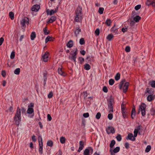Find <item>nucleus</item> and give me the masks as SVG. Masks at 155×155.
<instances>
[{
	"label": "nucleus",
	"mask_w": 155,
	"mask_h": 155,
	"mask_svg": "<svg viewBox=\"0 0 155 155\" xmlns=\"http://www.w3.org/2000/svg\"><path fill=\"white\" fill-rule=\"evenodd\" d=\"M21 109L19 107H18L16 110V113L14 117L15 123L18 126L20 122L21 121Z\"/></svg>",
	"instance_id": "nucleus-1"
},
{
	"label": "nucleus",
	"mask_w": 155,
	"mask_h": 155,
	"mask_svg": "<svg viewBox=\"0 0 155 155\" xmlns=\"http://www.w3.org/2000/svg\"><path fill=\"white\" fill-rule=\"evenodd\" d=\"M129 83L126 82V80L125 79H123L120 82L119 84V88L120 89H123V92L126 93L127 90Z\"/></svg>",
	"instance_id": "nucleus-2"
},
{
	"label": "nucleus",
	"mask_w": 155,
	"mask_h": 155,
	"mask_svg": "<svg viewBox=\"0 0 155 155\" xmlns=\"http://www.w3.org/2000/svg\"><path fill=\"white\" fill-rule=\"evenodd\" d=\"M132 16L130 19V26L132 28H134L136 23V13L135 11H133L132 13Z\"/></svg>",
	"instance_id": "nucleus-3"
},
{
	"label": "nucleus",
	"mask_w": 155,
	"mask_h": 155,
	"mask_svg": "<svg viewBox=\"0 0 155 155\" xmlns=\"http://www.w3.org/2000/svg\"><path fill=\"white\" fill-rule=\"evenodd\" d=\"M146 105L144 103H142L141 105L139 107L138 113L139 114L140 111L143 116H144L145 115V110L146 108Z\"/></svg>",
	"instance_id": "nucleus-4"
},
{
	"label": "nucleus",
	"mask_w": 155,
	"mask_h": 155,
	"mask_svg": "<svg viewBox=\"0 0 155 155\" xmlns=\"http://www.w3.org/2000/svg\"><path fill=\"white\" fill-rule=\"evenodd\" d=\"M134 136L132 133H129L127 136L126 137V139L127 140H130L132 141H134L135 140V137H136V128L134 130Z\"/></svg>",
	"instance_id": "nucleus-5"
},
{
	"label": "nucleus",
	"mask_w": 155,
	"mask_h": 155,
	"mask_svg": "<svg viewBox=\"0 0 155 155\" xmlns=\"http://www.w3.org/2000/svg\"><path fill=\"white\" fill-rule=\"evenodd\" d=\"M106 131L107 133L108 134L111 133L113 134L115 132L114 128L112 126L108 127L106 128Z\"/></svg>",
	"instance_id": "nucleus-6"
},
{
	"label": "nucleus",
	"mask_w": 155,
	"mask_h": 155,
	"mask_svg": "<svg viewBox=\"0 0 155 155\" xmlns=\"http://www.w3.org/2000/svg\"><path fill=\"white\" fill-rule=\"evenodd\" d=\"M27 113L29 114H32L31 116H29L30 118H32L34 115V109L29 106H28V109L27 110Z\"/></svg>",
	"instance_id": "nucleus-7"
},
{
	"label": "nucleus",
	"mask_w": 155,
	"mask_h": 155,
	"mask_svg": "<svg viewBox=\"0 0 155 155\" xmlns=\"http://www.w3.org/2000/svg\"><path fill=\"white\" fill-rule=\"evenodd\" d=\"M75 14V21L77 22H79L82 19V14Z\"/></svg>",
	"instance_id": "nucleus-8"
},
{
	"label": "nucleus",
	"mask_w": 155,
	"mask_h": 155,
	"mask_svg": "<svg viewBox=\"0 0 155 155\" xmlns=\"http://www.w3.org/2000/svg\"><path fill=\"white\" fill-rule=\"evenodd\" d=\"M28 18L27 17H25L21 21V24L22 27H24L26 24H28L29 23Z\"/></svg>",
	"instance_id": "nucleus-9"
},
{
	"label": "nucleus",
	"mask_w": 155,
	"mask_h": 155,
	"mask_svg": "<svg viewBox=\"0 0 155 155\" xmlns=\"http://www.w3.org/2000/svg\"><path fill=\"white\" fill-rule=\"evenodd\" d=\"M41 141H39V151L40 153L42 154L43 153V142H42V138L41 137Z\"/></svg>",
	"instance_id": "nucleus-10"
},
{
	"label": "nucleus",
	"mask_w": 155,
	"mask_h": 155,
	"mask_svg": "<svg viewBox=\"0 0 155 155\" xmlns=\"http://www.w3.org/2000/svg\"><path fill=\"white\" fill-rule=\"evenodd\" d=\"M118 27L116 26L115 25L112 27L110 29V31L115 35L118 34Z\"/></svg>",
	"instance_id": "nucleus-11"
},
{
	"label": "nucleus",
	"mask_w": 155,
	"mask_h": 155,
	"mask_svg": "<svg viewBox=\"0 0 155 155\" xmlns=\"http://www.w3.org/2000/svg\"><path fill=\"white\" fill-rule=\"evenodd\" d=\"M146 4L147 6L152 5L153 6L155 7V0H147Z\"/></svg>",
	"instance_id": "nucleus-12"
},
{
	"label": "nucleus",
	"mask_w": 155,
	"mask_h": 155,
	"mask_svg": "<svg viewBox=\"0 0 155 155\" xmlns=\"http://www.w3.org/2000/svg\"><path fill=\"white\" fill-rule=\"evenodd\" d=\"M120 150V148L119 147H116L113 150H110V152L111 155H114V153H116L118 152Z\"/></svg>",
	"instance_id": "nucleus-13"
},
{
	"label": "nucleus",
	"mask_w": 155,
	"mask_h": 155,
	"mask_svg": "<svg viewBox=\"0 0 155 155\" xmlns=\"http://www.w3.org/2000/svg\"><path fill=\"white\" fill-rule=\"evenodd\" d=\"M40 8V6L38 5H35L33 6L31 8V10L32 11L37 12L38 11Z\"/></svg>",
	"instance_id": "nucleus-14"
},
{
	"label": "nucleus",
	"mask_w": 155,
	"mask_h": 155,
	"mask_svg": "<svg viewBox=\"0 0 155 155\" xmlns=\"http://www.w3.org/2000/svg\"><path fill=\"white\" fill-rule=\"evenodd\" d=\"M49 54V53L46 52L44 55L42 56V59L44 61L46 62L48 61Z\"/></svg>",
	"instance_id": "nucleus-15"
},
{
	"label": "nucleus",
	"mask_w": 155,
	"mask_h": 155,
	"mask_svg": "<svg viewBox=\"0 0 155 155\" xmlns=\"http://www.w3.org/2000/svg\"><path fill=\"white\" fill-rule=\"evenodd\" d=\"M84 142L83 141H80L79 142V147L78 152H80L82 150L84 147Z\"/></svg>",
	"instance_id": "nucleus-16"
},
{
	"label": "nucleus",
	"mask_w": 155,
	"mask_h": 155,
	"mask_svg": "<svg viewBox=\"0 0 155 155\" xmlns=\"http://www.w3.org/2000/svg\"><path fill=\"white\" fill-rule=\"evenodd\" d=\"M56 19V17L54 16H51L49 19L47 23L48 24L50 23H52Z\"/></svg>",
	"instance_id": "nucleus-17"
},
{
	"label": "nucleus",
	"mask_w": 155,
	"mask_h": 155,
	"mask_svg": "<svg viewBox=\"0 0 155 155\" xmlns=\"http://www.w3.org/2000/svg\"><path fill=\"white\" fill-rule=\"evenodd\" d=\"M82 10L81 7L78 6L76 10L75 14H82Z\"/></svg>",
	"instance_id": "nucleus-18"
},
{
	"label": "nucleus",
	"mask_w": 155,
	"mask_h": 155,
	"mask_svg": "<svg viewBox=\"0 0 155 155\" xmlns=\"http://www.w3.org/2000/svg\"><path fill=\"white\" fill-rule=\"evenodd\" d=\"M81 32V29L78 26L77 27L75 28V30L74 31L75 36L76 37L79 34V33Z\"/></svg>",
	"instance_id": "nucleus-19"
},
{
	"label": "nucleus",
	"mask_w": 155,
	"mask_h": 155,
	"mask_svg": "<svg viewBox=\"0 0 155 155\" xmlns=\"http://www.w3.org/2000/svg\"><path fill=\"white\" fill-rule=\"evenodd\" d=\"M155 98V95L152 94H150L147 97V100L149 101H151L153 100Z\"/></svg>",
	"instance_id": "nucleus-20"
},
{
	"label": "nucleus",
	"mask_w": 155,
	"mask_h": 155,
	"mask_svg": "<svg viewBox=\"0 0 155 155\" xmlns=\"http://www.w3.org/2000/svg\"><path fill=\"white\" fill-rule=\"evenodd\" d=\"M136 114V110H135V106H134V108H133L131 113V117L132 119H134L135 117V115Z\"/></svg>",
	"instance_id": "nucleus-21"
},
{
	"label": "nucleus",
	"mask_w": 155,
	"mask_h": 155,
	"mask_svg": "<svg viewBox=\"0 0 155 155\" xmlns=\"http://www.w3.org/2000/svg\"><path fill=\"white\" fill-rule=\"evenodd\" d=\"M58 74L60 75L65 76L66 75L65 73L62 70L61 68H59L58 70Z\"/></svg>",
	"instance_id": "nucleus-22"
},
{
	"label": "nucleus",
	"mask_w": 155,
	"mask_h": 155,
	"mask_svg": "<svg viewBox=\"0 0 155 155\" xmlns=\"http://www.w3.org/2000/svg\"><path fill=\"white\" fill-rule=\"evenodd\" d=\"M73 41L72 40H70L67 43V46L68 48H71L73 47Z\"/></svg>",
	"instance_id": "nucleus-23"
},
{
	"label": "nucleus",
	"mask_w": 155,
	"mask_h": 155,
	"mask_svg": "<svg viewBox=\"0 0 155 155\" xmlns=\"http://www.w3.org/2000/svg\"><path fill=\"white\" fill-rule=\"evenodd\" d=\"M54 39L52 37L48 36L45 39V42L46 43L49 41H53Z\"/></svg>",
	"instance_id": "nucleus-24"
},
{
	"label": "nucleus",
	"mask_w": 155,
	"mask_h": 155,
	"mask_svg": "<svg viewBox=\"0 0 155 155\" xmlns=\"http://www.w3.org/2000/svg\"><path fill=\"white\" fill-rule=\"evenodd\" d=\"M57 11L55 10V11H54L53 10H51L50 11H47V15H52L54 14V13H56Z\"/></svg>",
	"instance_id": "nucleus-25"
},
{
	"label": "nucleus",
	"mask_w": 155,
	"mask_h": 155,
	"mask_svg": "<svg viewBox=\"0 0 155 155\" xmlns=\"http://www.w3.org/2000/svg\"><path fill=\"white\" fill-rule=\"evenodd\" d=\"M108 109H109V113H111L114 112L113 106L112 105H108Z\"/></svg>",
	"instance_id": "nucleus-26"
},
{
	"label": "nucleus",
	"mask_w": 155,
	"mask_h": 155,
	"mask_svg": "<svg viewBox=\"0 0 155 155\" xmlns=\"http://www.w3.org/2000/svg\"><path fill=\"white\" fill-rule=\"evenodd\" d=\"M36 35L35 32H33L31 33V40H33L36 38Z\"/></svg>",
	"instance_id": "nucleus-27"
},
{
	"label": "nucleus",
	"mask_w": 155,
	"mask_h": 155,
	"mask_svg": "<svg viewBox=\"0 0 155 155\" xmlns=\"http://www.w3.org/2000/svg\"><path fill=\"white\" fill-rule=\"evenodd\" d=\"M47 73L46 72L44 73H43V79L44 81V85L46 84V82L47 79Z\"/></svg>",
	"instance_id": "nucleus-28"
},
{
	"label": "nucleus",
	"mask_w": 155,
	"mask_h": 155,
	"mask_svg": "<svg viewBox=\"0 0 155 155\" xmlns=\"http://www.w3.org/2000/svg\"><path fill=\"white\" fill-rule=\"evenodd\" d=\"M114 36L112 34H109L107 37V39L109 41H110L113 38Z\"/></svg>",
	"instance_id": "nucleus-29"
},
{
	"label": "nucleus",
	"mask_w": 155,
	"mask_h": 155,
	"mask_svg": "<svg viewBox=\"0 0 155 155\" xmlns=\"http://www.w3.org/2000/svg\"><path fill=\"white\" fill-rule=\"evenodd\" d=\"M84 155H90V150L89 149H86L84 152Z\"/></svg>",
	"instance_id": "nucleus-30"
},
{
	"label": "nucleus",
	"mask_w": 155,
	"mask_h": 155,
	"mask_svg": "<svg viewBox=\"0 0 155 155\" xmlns=\"http://www.w3.org/2000/svg\"><path fill=\"white\" fill-rule=\"evenodd\" d=\"M91 68V66L88 64H86L84 65V69L86 70H89Z\"/></svg>",
	"instance_id": "nucleus-31"
},
{
	"label": "nucleus",
	"mask_w": 155,
	"mask_h": 155,
	"mask_svg": "<svg viewBox=\"0 0 155 155\" xmlns=\"http://www.w3.org/2000/svg\"><path fill=\"white\" fill-rule=\"evenodd\" d=\"M77 51H78L77 49V48H76L74 50V52L72 53H70V55L71 56H75L77 57Z\"/></svg>",
	"instance_id": "nucleus-32"
},
{
	"label": "nucleus",
	"mask_w": 155,
	"mask_h": 155,
	"mask_svg": "<svg viewBox=\"0 0 155 155\" xmlns=\"http://www.w3.org/2000/svg\"><path fill=\"white\" fill-rule=\"evenodd\" d=\"M114 98L112 96H111L109 99V105H112V102L114 101Z\"/></svg>",
	"instance_id": "nucleus-33"
},
{
	"label": "nucleus",
	"mask_w": 155,
	"mask_h": 155,
	"mask_svg": "<svg viewBox=\"0 0 155 155\" xmlns=\"http://www.w3.org/2000/svg\"><path fill=\"white\" fill-rule=\"evenodd\" d=\"M9 17L11 20H13L14 18V13L12 12H9Z\"/></svg>",
	"instance_id": "nucleus-34"
},
{
	"label": "nucleus",
	"mask_w": 155,
	"mask_h": 155,
	"mask_svg": "<svg viewBox=\"0 0 155 155\" xmlns=\"http://www.w3.org/2000/svg\"><path fill=\"white\" fill-rule=\"evenodd\" d=\"M53 145V142L51 140H49L47 142V145L49 147H52Z\"/></svg>",
	"instance_id": "nucleus-35"
},
{
	"label": "nucleus",
	"mask_w": 155,
	"mask_h": 155,
	"mask_svg": "<svg viewBox=\"0 0 155 155\" xmlns=\"http://www.w3.org/2000/svg\"><path fill=\"white\" fill-rule=\"evenodd\" d=\"M43 31L44 34L45 35H48L49 33V31H47V27L44 28H43Z\"/></svg>",
	"instance_id": "nucleus-36"
},
{
	"label": "nucleus",
	"mask_w": 155,
	"mask_h": 155,
	"mask_svg": "<svg viewBox=\"0 0 155 155\" xmlns=\"http://www.w3.org/2000/svg\"><path fill=\"white\" fill-rule=\"evenodd\" d=\"M120 78V74L119 73H118L117 74L115 77V80L117 81H118Z\"/></svg>",
	"instance_id": "nucleus-37"
},
{
	"label": "nucleus",
	"mask_w": 155,
	"mask_h": 155,
	"mask_svg": "<svg viewBox=\"0 0 155 155\" xmlns=\"http://www.w3.org/2000/svg\"><path fill=\"white\" fill-rule=\"evenodd\" d=\"M69 58L74 61V62L75 63H76V60L77 58V57L75 56H69Z\"/></svg>",
	"instance_id": "nucleus-38"
},
{
	"label": "nucleus",
	"mask_w": 155,
	"mask_h": 155,
	"mask_svg": "<svg viewBox=\"0 0 155 155\" xmlns=\"http://www.w3.org/2000/svg\"><path fill=\"white\" fill-rule=\"evenodd\" d=\"M60 142L62 144H64L65 142V139L64 137H61L60 139Z\"/></svg>",
	"instance_id": "nucleus-39"
},
{
	"label": "nucleus",
	"mask_w": 155,
	"mask_h": 155,
	"mask_svg": "<svg viewBox=\"0 0 155 155\" xmlns=\"http://www.w3.org/2000/svg\"><path fill=\"white\" fill-rule=\"evenodd\" d=\"M151 149V146L150 145H148L147 147L145 149V152H146L147 153H148L150 151Z\"/></svg>",
	"instance_id": "nucleus-40"
},
{
	"label": "nucleus",
	"mask_w": 155,
	"mask_h": 155,
	"mask_svg": "<svg viewBox=\"0 0 155 155\" xmlns=\"http://www.w3.org/2000/svg\"><path fill=\"white\" fill-rule=\"evenodd\" d=\"M20 72V69L19 68H16L14 71V73L17 75H18Z\"/></svg>",
	"instance_id": "nucleus-41"
},
{
	"label": "nucleus",
	"mask_w": 155,
	"mask_h": 155,
	"mask_svg": "<svg viewBox=\"0 0 155 155\" xmlns=\"http://www.w3.org/2000/svg\"><path fill=\"white\" fill-rule=\"evenodd\" d=\"M115 143V141L114 140H112L110 145V147L111 148L113 147Z\"/></svg>",
	"instance_id": "nucleus-42"
},
{
	"label": "nucleus",
	"mask_w": 155,
	"mask_h": 155,
	"mask_svg": "<svg viewBox=\"0 0 155 155\" xmlns=\"http://www.w3.org/2000/svg\"><path fill=\"white\" fill-rule=\"evenodd\" d=\"M79 43L81 45H83L85 44V41L83 38H82L80 39Z\"/></svg>",
	"instance_id": "nucleus-43"
},
{
	"label": "nucleus",
	"mask_w": 155,
	"mask_h": 155,
	"mask_svg": "<svg viewBox=\"0 0 155 155\" xmlns=\"http://www.w3.org/2000/svg\"><path fill=\"white\" fill-rule=\"evenodd\" d=\"M114 83V81L113 79H110L109 81V84L110 85H113Z\"/></svg>",
	"instance_id": "nucleus-44"
},
{
	"label": "nucleus",
	"mask_w": 155,
	"mask_h": 155,
	"mask_svg": "<svg viewBox=\"0 0 155 155\" xmlns=\"http://www.w3.org/2000/svg\"><path fill=\"white\" fill-rule=\"evenodd\" d=\"M104 11V8H100L98 10V12L100 14H102L103 13Z\"/></svg>",
	"instance_id": "nucleus-45"
},
{
	"label": "nucleus",
	"mask_w": 155,
	"mask_h": 155,
	"mask_svg": "<svg viewBox=\"0 0 155 155\" xmlns=\"http://www.w3.org/2000/svg\"><path fill=\"white\" fill-rule=\"evenodd\" d=\"M121 109L122 112L125 111V104H124L123 103L121 104Z\"/></svg>",
	"instance_id": "nucleus-46"
},
{
	"label": "nucleus",
	"mask_w": 155,
	"mask_h": 155,
	"mask_svg": "<svg viewBox=\"0 0 155 155\" xmlns=\"http://www.w3.org/2000/svg\"><path fill=\"white\" fill-rule=\"evenodd\" d=\"M116 139L118 141H120L121 140L122 138L120 134H118L116 137Z\"/></svg>",
	"instance_id": "nucleus-47"
},
{
	"label": "nucleus",
	"mask_w": 155,
	"mask_h": 155,
	"mask_svg": "<svg viewBox=\"0 0 155 155\" xmlns=\"http://www.w3.org/2000/svg\"><path fill=\"white\" fill-rule=\"evenodd\" d=\"M95 34L97 36H98L100 34V30L98 28H97L95 31Z\"/></svg>",
	"instance_id": "nucleus-48"
},
{
	"label": "nucleus",
	"mask_w": 155,
	"mask_h": 155,
	"mask_svg": "<svg viewBox=\"0 0 155 155\" xmlns=\"http://www.w3.org/2000/svg\"><path fill=\"white\" fill-rule=\"evenodd\" d=\"M111 23V21L110 19H107L106 21V24L108 26H109L110 25Z\"/></svg>",
	"instance_id": "nucleus-49"
},
{
	"label": "nucleus",
	"mask_w": 155,
	"mask_h": 155,
	"mask_svg": "<svg viewBox=\"0 0 155 155\" xmlns=\"http://www.w3.org/2000/svg\"><path fill=\"white\" fill-rule=\"evenodd\" d=\"M101 116V114L100 112L97 113L96 116V118L97 119H99Z\"/></svg>",
	"instance_id": "nucleus-50"
},
{
	"label": "nucleus",
	"mask_w": 155,
	"mask_h": 155,
	"mask_svg": "<svg viewBox=\"0 0 155 155\" xmlns=\"http://www.w3.org/2000/svg\"><path fill=\"white\" fill-rule=\"evenodd\" d=\"M113 117V115L112 114L110 113L108 115V119L110 120H111L112 119Z\"/></svg>",
	"instance_id": "nucleus-51"
},
{
	"label": "nucleus",
	"mask_w": 155,
	"mask_h": 155,
	"mask_svg": "<svg viewBox=\"0 0 155 155\" xmlns=\"http://www.w3.org/2000/svg\"><path fill=\"white\" fill-rule=\"evenodd\" d=\"M53 96V92L51 91L50 92L48 95V97L49 98H51Z\"/></svg>",
	"instance_id": "nucleus-52"
},
{
	"label": "nucleus",
	"mask_w": 155,
	"mask_h": 155,
	"mask_svg": "<svg viewBox=\"0 0 155 155\" xmlns=\"http://www.w3.org/2000/svg\"><path fill=\"white\" fill-rule=\"evenodd\" d=\"M79 61L81 64H82L84 61V59L82 57L79 58Z\"/></svg>",
	"instance_id": "nucleus-53"
},
{
	"label": "nucleus",
	"mask_w": 155,
	"mask_h": 155,
	"mask_svg": "<svg viewBox=\"0 0 155 155\" xmlns=\"http://www.w3.org/2000/svg\"><path fill=\"white\" fill-rule=\"evenodd\" d=\"M15 52H13V51L11 53V54L10 58L11 59H13L15 58Z\"/></svg>",
	"instance_id": "nucleus-54"
},
{
	"label": "nucleus",
	"mask_w": 155,
	"mask_h": 155,
	"mask_svg": "<svg viewBox=\"0 0 155 155\" xmlns=\"http://www.w3.org/2000/svg\"><path fill=\"white\" fill-rule=\"evenodd\" d=\"M21 111L22 114H25L26 112V109L24 107H22L21 109Z\"/></svg>",
	"instance_id": "nucleus-55"
},
{
	"label": "nucleus",
	"mask_w": 155,
	"mask_h": 155,
	"mask_svg": "<svg viewBox=\"0 0 155 155\" xmlns=\"http://www.w3.org/2000/svg\"><path fill=\"white\" fill-rule=\"evenodd\" d=\"M125 51L126 52H128L130 51V48L129 46H126L125 48Z\"/></svg>",
	"instance_id": "nucleus-56"
},
{
	"label": "nucleus",
	"mask_w": 155,
	"mask_h": 155,
	"mask_svg": "<svg viewBox=\"0 0 155 155\" xmlns=\"http://www.w3.org/2000/svg\"><path fill=\"white\" fill-rule=\"evenodd\" d=\"M151 86L153 88L155 87V81H153L151 82Z\"/></svg>",
	"instance_id": "nucleus-57"
},
{
	"label": "nucleus",
	"mask_w": 155,
	"mask_h": 155,
	"mask_svg": "<svg viewBox=\"0 0 155 155\" xmlns=\"http://www.w3.org/2000/svg\"><path fill=\"white\" fill-rule=\"evenodd\" d=\"M103 91L105 93H107L108 92V89L106 86H104L103 88Z\"/></svg>",
	"instance_id": "nucleus-58"
},
{
	"label": "nucleus",
	"mask_w": 155,
	"mask_h": 155,
	"mask_svg": "<svg viewBox=\"0 0 155 155\" xmlns=\"http://www.w3.org/2000/svg\"><path fill=\"white\" fill-rule=\"evenodd\" d=\"M141 19V17L138 15H136V23L138 22Z\"/></svg>",
	"instance_id": "nucleus-59"
},
{
	"label": "nucleus",
	"mask_w": 155,
	"mask_h": 155,
	"mask_svg": "<svg viewBox=\"0 0 155 155\" xmlns=\"http://www.w3.org/2000/svg\"><path fill=\"white\" fill-rule=\"evenodd\" d=\"M140 126H138L136 128V137L137 136L138 131L140 130Z\"/></svg>",
	"instance_id": "nucleus-60"
},
{
	"label": "nucleus",
	"mask_w": 155,
	"mask_h": 155,
	"mask_svg": "<svg viewBox=\"0 0 155 155\" xmlns=\"http://www.w3.org/2000/svg\"><path fill=\"white\" fill-rule=\"evenodd\" d=\"M89 114L88 113H84L83 114V116L85 118H87L89 116Z\"/></svg>",
	"instance_id": "nucleus-61"
},
{
	"label": "nucleus",
	"mask_w": 155,
	"mask_h": 155,
	"mask_svg": "<svg viewBox=\"0 0 155 155\" xmlns=\"http://www.w3.org/2000/svg\"><path fill=\"white\" fill-rule=\"evenodd\" d=\"M124 146H125V147L126 148L128 149L129 148V143L128 142L125 143Z\"/></svg>",
	"instance_id": "nucleus-62"
},
{
	"label": "nucleus",
	"mask_w": 155,
	"mask_h": 155,
	"mask_svg": "<svg viewBox=\"0 0 155 155\" xmlns=\"http://www.w3.org/2000/svg\"><path fill=\"white\" fill-rule=\"evenodd\" d=\"M47 119L49 121H51L52 119L51 117L49 114L47 115Z\"/></svg>",
	"instance_id": "nucleus-63"
},
{
	"label": "nucleus",
	"mask_w": 155,
	"mask_h": 155,
	"mask_svg": "<svg viewBox=\"0 0 155 155\" xmlns=\"http://www.w3.org/2000/svg\"><path fill=\"white\" fill-rule=\"evenodd\" d=\"M2 76L5 77L6 75V72L5 71H2Z\"/></svg>",
	"instance_id": "nucleus-64"
}]
</instances>
